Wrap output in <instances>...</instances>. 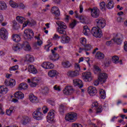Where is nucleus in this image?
I'll list each match as a JSON object with an SVG mask.
<instances>
[{"label": "nucleus", "mask_w": 127, "mask_h": 127, "mask_svg": "<svg viewBox=\"0 0 127 127\" xmlns=\"http://www.w3.org/2000/svg\"><path fill=\"white\" fill-rule=\"evenodd\" d=\"M100 7L101 9L105 10L106 9V3L105 2H102L100 3Z\"/></svg>", "instance_id": "49530a36"}, {"label": "nucleus", "mask_w": 127, "mask_h": 127, "mask_svg": "<svg viewBox=\"0 0 127 127\" xmlns=\"http://www.w3.org/2000/svg\"><path fill=\"white\" fill-rule=\"evenodd\" d=\"M21 122L22 124L25 126V125H27V124H28V123L30 122V119H29V117L27 116H23Z\"/></svg>", "instance_id": "c756f323"}, {"label": "nucleus", "mask_w": 127, "mask_h": 127, "mask_svg": "<svg viewBox=\"0 0 127 127\" xmlns=\"http://www.w3.org/2000/svg\"><path fill=\"white\" fill-rule=\"evenodd\" d=\"M124 50L127 52V42H124Z\"/></svg>", "instance_id": "774afa93"}, {"label": "nucleus", "mask_w": 127, "mask_h": 127, "mask_svg": "<svg viewBox=\"0 0 127 127\" xmlns=\"http://www.w3.org/2000/svg\"><path fill=\"white\" fill-rule=\"evenodd\" d=\"M112 62L115 64H118V63H120V65L123 64V61L122 60L120 61L119 57L117 56H114L112 57Z\"/></svg>", "instance_id": "bb28decb"}, {"label": "nucleus", "mask_w": 127, "mask_h": 127, "mask_svg": "<svg viewBox=\"0 0 127 127\" xmlns=\"http://www.w3.org/2000/svg\"><path fill=\"white\" fill-rule=\"evenodd\" d=\"M96 22L97 27L98 28H104L106 26V20L104 18H98L95 20Z\"/></svg>", "instance_id": "423d86ee"}, {"label": "nucleus", "mask_w": 127, "mask_h": 127, "mask_svg": "<svg viewBox=\"0 0 127 127\" xmlns=\"http://www.w3.org/2000/svg\"><path fill=\"white\" fill-rule=\"evenodd\" d=\"M19 5L20 8H22V9H24V8L25 7V5H24L23 3H20Z\"/></svg>", "instance_id": "338daca9"}, {"label": "nucleus", "mask_w": 127, "mask_h": 127, "mask_svg": "<svg viewBox=\"0 0 127 127\" xmlns=\"http://www.w3.org/2000/svg\"><path fill=\"white\" fill-rule=\"evenodd\" d=\"M89 11L91 12V15L94 18H98L100 15V10L97 7H94L93 8H89Z\"/></svg>", "instance_id": "6e6552de"}, {"label": "nucleus", "mask_w": 127, "mask_h": 127, "mask_svg": "<svg viewBox=\"0 0 127 127\" xmlns=\"http://www.w3.org/2000/svg\"><path fill=\"white\" fill-rule=\"evenodd\" d=\"M75 91V89L72 86H66L63 90L64 95H69L73 94Z\"/></svg>", "instance_id": "9b49d317"}, {"label": "nucleus", "mask_w": 127, "mask_h": 127, "mask_svg": "<svg viewBox=\"0 0 127 127\" xmlns=\"http://www.w3.org/2000/svg\"><path fill=\"white\" fill-rule=\"evenodd\" d=\"M29 23V21L27 20V21L24 22V23L23 24V27H26L27 26V24Z\"/></svg>", "instance_id": "69168bd1"}, {"label": "nucleus", "mask_w": 127, "mask_h": 127, "mask_svg": "<svg viewBox=\"0 0 127 127\" xmlns=\"http://www.w3.org/2000/svg\"><path fill=\"white\" fill-rule=\"evenodd\" d=\"M91 33L94 36V37L99 38L102 37L103 33L102 31L99 28L97 27H93L91 29Z\"/></svg>", "instance_id": "20e7f679"}, {"label": "nucleus", "mask_w": 127, "mask_h": 127, "mask_svg": "<svg viewBox=\"0 0 127 127\" xmlns=\"http://www.w3.org/2000/svg\"><path fill=\"white\" fill-rule=\"evenodd\" d=\"M62 65L64 68H70L72 64L70 63V62L68 61H65L62 63Z\"/></svg>", "instance_id": "72a5a7b5"}, {"label": "nucleus", "mask_w": 127, "mask_h": 127, "mask_svg": "<svg viewBox=\"0 0 127 127\" xmlns=\"http://www.w3.org/2000/svg\"><path fill=\"white\" fill-rule=\"evenodd\" d=\"M75 69H76L75 71H78L79 72L80 71L81 68H80V64H75L74 65Z\"/></svg>", "instance_id": "4d7b16f0"}, {"label": "nucleus", "mask_w": 127, "mask_h": 127, "mask_svg": "<svg viewBox=\"0 0 127 127\" xmlns=\"http://www.w3.org/2000/svg\"><path fill=\"white\" fill-rule=\"evenodd\" d=\"M12 49L14 51H17L19 50V49H20V47H19V46L18 45H15L13 46Z\"/></svg>", "instance_id": "5fc2aeb1"}, {"label": "nucleus", "mask_w": 127, "mask_h": 127, "mask_svg": "<svg viewBox=\"0 0 127 127\" xmlns=\"http://www.w3.org/2000/svg\"><path fill=\"white\" fill-rule=\"evenodd\" d=\"M76 24H77V21H76V20H74L69 24V27L72 29L74 28V27L76 26Z\"/></svg>", "instance_id": "09e8293b"}, {"label": "nucleus", "mask_w": 127, "mask_h": 127, "mask_svg": "<svg viewBox=\"0 0 127 127\" xmlns=\"http://www.w3.org/2000/svg\"><path fill=\"white\" fill-rule=\"evenodd\" d=\"M9 4L13 8H17V7H18V4L12 0H10L9 1Z\"/></svg>", "instance_id": "58836bf2"}, {"label": "nucleus", "mask_w": 127, "mask_h": 127, "mask_svg": "<svg viewBox=\"0 0 127 127\" xmlns=\"http://www.w3.org/2000/svg\"><path fill=\"white\" fill-rule=\"evenodd\" d=\"M28 88V85L26 83H22L19 85L18 89L19 90H26Z\"/></svg>", "instance_id": "c9c22d12"}, {"label": "nucleus", "mask_w": 127, "mask_h": 127, "mask_svg": "<svg viewBox=\"0 0 127 127\" xmlns=\"http://www.w3.org/2000/svg\"><path fill=\"white\" fill-rule=\"evenodd\" d=\"M52 46V43H50V44H47L45 46V49L46 50V51H49L50 47Z\"/></svg>", "instance_id": "6e6d98bb"}, {"label": "nucleus", "mask_w": 127, "mask_h": 127, "mask_svg": "<svg viewBox=\"0 0 127 127\" xmlns=\"http://www.w3.org/2000/svg\"><path fill=\"white\" fill-rule=\"evenodd\" d=\"M88 93L90 96L93 97L97 94V89L93 86H90L88 87Z\"/></svg>", "instance_id": "6ab92c4d"}, {"label": "nucleus", "mask_w": 127, "mask_h": 127, "mask_svg": "<svg viewBox=\"0 0 127 127\" xmlns=\"http://www.w3.org/2000/svg\"><path fill=\"white\" fill-rule=\"evenodd\" d=\"M8 33L7 30L4 28H2L0 30V36L2 39H6Z\"/></svg>", "instance_id": "4468645a"}, {"label": "nucleus", "mask_w": 127, "mask_h": 127, "mask_svg": "<svg viewBox=\"0 0 127 127\" xmlns=\"http://www.w3.org/2000/svg\"><path fill=\"white\" fill-rule=\"evenodd\" d=\"M99 94L101 99H106V92L103 89L99 90Z\"/></svg>", "instance_id": "37998d69"}, {"label": "nucleus", "mask_w": 127, "mask_h": 127, "mask_svg": "<svg viewBox=\"0 0 127 127\" xmlns=\"http://www.w3.org/2000/svg\"><path fill=\"white\" fill-rule=\"evenodd\" d=\"M12 40L15 42H19L20 41V36L18 35L14 34L12 36Z\"/></svg>", "instance_id": "e433bc0d"}, {"label": "nucleus", "mask_w": 127, "mask_h": 127, "mask_svg": "<svg viewBox=\"0 0 127 127\" xmlns=\"http://www.w3.org/2000/svg\"><path fill=\"white\" fill-rule=\"evenodd\" d=\"M6 114L7 115V116H10V115H11L12 113V110H7L6 112Z\"/></svg>", "instance_id": "0e129e2a"}, {"label": "nucleus", "mask_w": 127, "mask_h": 127, "mask_svg": "<svg viewBox=\"0 0 127 127\" xmlns=\"http://www.w3.org/2000/svg\"><path fill=\"white\" fill-rule=\"evenodd\" d=\"M72 127H83V126L82 125L79 124V123H73L71 125Z\"/></svg>", "instance_id": "13d9d810"}, {"label": "nucleus", "mask_w": 127, "mask_h": 127, "mask_svg": "<svg viewBox=\"0 0 127 127\" xmlns=\"http://www.w3.org/2000/svg\"><path fill=\"white\" fill-rule=\"evenodd\" d=\"M27 81L31 87H34L38 85V83L40 81V78L37 77H32L31 79H28Z\"/></svg>", "instance_id": "7ed1b4c3"}, {"label": "nucleus", "mask_w": 127, "mask_h": 127, "mask_svg": "<svg viewBox=\"0 0 127 127\" xmlns=\"http://www.w3.org/2000/svg\"><path fill=\"white\" fill-rule=\"evenodd\" d=\"M28 71L32 74H37V69L35 68L34 65L30 64L28 66Z\"/></svg>", "instance_id": "4be33fe9"}, {"label": "nucleus", "mask_w": 127, "mask_h": 127, "mask_svg": "<svg viewBox=\"0 0 127 127\" xmlns=\"http://www.w3.org/2000/svg\"><path fill=\"white\" fill-rule=\"evenodd\" d=\"M85 47V48H79V50L78 51L79 53H82L83 51H89L91 50V48H92V46H91V45H88Z\"/></svg>", "instance_id": "2f4dec72"}, {"label": "nucleus", "mask_w": 127, "mask_h": 127, "mask_svg": "<svg viewBox=\"0 0 127 127\" xmlns=\"http://www.w3.org/2000/svg\"><path fill=\"white\" fill-rule=\"evenodd\" d=\"M73 86H74L75 87L77 86V87H79V88H80L83 87V82H82V80L79 79H74L73 80Z\"/></svg>", "instance_id": "aec40b11"}, {"label": "nucleus", "mask_w": 127, "mask_h": 127, "mask_svg": "<svg viewBox=\"0 0 127 127\" xmlns=\"http://www.w3.org/2000/svg\"><path fill=\"white\" fill-rule=\"evenodd\" d=\"M53 39H54V40H57V39H60V38H61V36H59L58 34H55L54 35V37H53Z\"/></svg>", "instance_id": "052dcab7"}, {"label": "nucleus", "mask_w": 127, "mask_h": 127, "mask_svg": "<svg viewBox=\"0 0 127 127\" xmlns=\"http://www.w3.org/2000/svg\"><path fill=\"white\" fill-rule=\"evenodd\" d=\"M94 72L95 74H99L101 73V69L97 65L94 66Z\"/></svg>", "instance_id": "a18cd8bd"}, {"label": "nucleus", "mask_w": 127, "mask_h": 127, "mask_svg": "<svg viewBox=\"0 0 127 127\" xmlns=\"http://www.w3.org/2000/svg\"><path fill=\"white\" fill-rule=\"evenodd\" d=\"M14 97L18 100H21L24 98V94L21 91H17L14 93Z\"/></svg>", "instance_id": "5701e85b"}, {"label": "nucleus", "mask_w": 127, "mask_h": 127, "mask_svg": "<svg viewBox=\"0 0 127 127\" xmlns=\"http://www.w3.org/2000/svg\"><path fill=\"white\" fill-rule=\"evenodd\" d=\"M96 114H101L103 112V107L101 106H100L99 107L96 108Z\"/></svg>", "instance_id": "de8ad7c7"}, {"label": "nucleus", "mask_w": 127, "mask_h": 127, "mask_svg": "<svg viewBox=\"0 0 127 127\" xmlns=\"http://www.w3.org/2000/svg\"><path fill=\"white\" fill-rule=\"evenodd\" d=\"M0 115H4V112H3V111L2 110V105L0 104Z\"/></svg>", "instance_id": "e2e57ef3"}, {"label": "nucleus", "mask_w": 127, "mask_h": 127, "mask_svg": "<svg viewBox=\"0 0 127 127\" xmlns=\"http://www.w3.org/2000/svg\"><path fill=\"white\" fill-rule=\"evenodd\" d=\"M29 99L31 103H34V104L38 103V99L33 94H30Z\"/></svg>", "instance_id": "c85d7f7f"}, {"label": "nucleus", "mask_w": 127, "mask_h": 127, "mask_svg": "<svg viewBox=\"0 0 127 127\" xmlns=\"http://www.w3.org/2000/svg\"><path fill=\"white\" fill-rule=\"evenodd\" d=\"M70 40L71 38L68 36H63L61 37V42L64 44H65V43H69Z\"/></svg>", "instance_id": "393cba45"}, {"label": "nucleus", "mask_w": 127, "mask_h": 127, "mask_svg": "<svg viewBox=\"0 0 127 127\" xmlns=\"http://www.w3.org/2000/svg\"><path fill=\"white\" fill-rule=\"evenodd\" d=\"M113 41L115 43H116V44H118V45H120V44H122L123 43V40L120 38H114L113 39Z\"/></svg>", "instance_id": "c03bdc74"}, {"label": "nucleus", "mask_w": 127, "mask_h": 127, "mask_svg": "<svg viewBox=\"0 0 127 127\" xmlns=\"http://www.w3.org/2000/svg\"><path fill=\"white\" fill-rule=\"evenodd\" d=\"M51 13L52 14L55 15V19H57V20H59V17L60 16V10L59 9V8L57 6H53L51 9Z\"/></svg>", "instance_id": "1a4fd4ad"}, {"label": "nucleus", "mask_w": 127, "mask_h": 127, "mask_svg": "<svg viewBox=\"0 0 127 127\" xmlns=\"http://www.w3.org/2000/svg\"><path fill=\"white\" fill-rule=\"evenodd\" d=\"M80 42L82 45H83L84 47H86V46H88L89 45L87 44V40L86 38H81L80 39Z\"/></svg>", "instance_id": "79ce46f5"}, {"label": "nucleus", "mask_w": 127, "mask_h": 127, "mask_svg": "<svg viewBox=\"0 0 127 127\" xmlns=\"http://www.w3.org/2000/svg\"><path fill=\"white\" fill-rule=\"evenodd\" d=\"M54 117H55V114H54V111H50L47 116V122L50 124H51L54 121Z\"/></svg>", "instance_id": "ddd939ff"}, {"label": "nucleus", "mask_w": 127, "mask_h": 127, "mask_svg": "<svg viewBox=\"0 0 127 127\" xmlns=\"http://www.w3.org/2000/svg\"><path fill=\"white\" fill-rule=\"evenodd\" d=\"M42 93L44 95H47L49 93V89L47 87H45L42 90Z\"/></svg>", "instance_id": "603ef678"}, {"label": "nucleus", "mask_w": 127, "mask_h": 127, "mask_svg": "<svg viewBox=\"0 0 127 127\" xmlns=\"http://www.w3.org/2000/svg\"><path fill=\"white\" fill-rule=\"evenodd\" d=\"M8 92V89L7 87H4L2 86H0V93L1 94H3L4 95L7 93Z\"/></svg>", "instance_id": "f704fd0d"}, {"label": "nucleus", "mask_w": 127, "mask_h": 127, "mask_svg": "<svg viewBox=\"0 0 127 127\" xmlns=\"http://www.w3.org/2000/svg\"><path fill=\"white\" fill-rule=\"evenodd\" d=\"M66 110H67V106L66 105V104H61L60 105L59 111L61 115H63L64 114V111Z\"/></svg>", "instance_id": "cd10ccee"}, {"label": "nucleus", "mask_w": 127, "mask_h": 127, "mask_svg": "<svg viewBox=\"0 0 127 127\" xmlns=\"http://www.w3.org/2000/svg\"><path fill=\"white\" fill-rule=\"evenodd\" d=\"M16 19L19 23H23V22H25V18L22 16H17Z\"/></svg>", "instance_id": "a19ab883"}, {"label": "nucleus", "mask_w": 127, "mask_h": 127, "mask_svg": "<svg viewBox=\"0 0 127 127\" xmlns=\"http://www.w3.org/2000/svg\"><path fill=\"white\" fill-rule=\"evenodd\" d=\"M92 106L93 108H98V106H99V103H98V102H94L92 103Z\"/></svg>", "instance_id": "680f3d73"}, {"label": "nucleus", "mask_w": 127, "mask_h": 127, "mask_svg": "<svg viewBox=\"0 0 127 127\" xmlns=\"http://www.w3.org/2000/svg\"><path fill=\"white\" fill-rule=\"evenodd\" d=\"M23 47H24V50H25V51H30L31 50V47L27 42L23 44Z\"/></svg>", "instance_id": "473e14b6"}, {"label": "nucleus", "mask_w": 127, "mask_h": 127, "mask_svg": "<svg viewBox=\"0 0 127 127\" xmlns=\"http://www.w3.org/2000/svg\"><path fill=\"white\" fill-rule=\"evenodd\" d=\"M41 66L45 69H53L54 68V64L49 62H44Z\"/></svg>", "instance_id": "dca6fc26"}, {"label": "nucleus", "mask_w": 127, "mask_h": 127, "mask_svg": "<svg viewBox=\"0 0 127 127\" xmlns=\"http://www.w3.org/2000/svg\"><path fill=\"white\" fill-rule=\"evenodd\" d=\"M80 72L76 70H69L67 72V76L69 78H74L79 76Z\"/></svg>", "instance_id": "2eb2a0df"}, {"label": "nucleus", "mask_w": 127, "mask_h": 127, "mask_svg": "<svg viewBox=\"0 0 127 127\" xmlns=\"http://www.w3.org/2000/svg\"><path fill=\"white\" fill-rule=\"evenodd\" d=\"M106 6L109 9L113 8V7H114V0H108V3L107 4Z\"/></svg>", "instance_id": "ea45409f"}, {"label": "nucleus", "mask_w": 127, "mask_h": 127, "mask_svg": "<svg viewBox=\"0 0 127 127\" xmlns=\"http://www.w3.org/2000/svg\"><path fill=\"white\" fill-rule=\"evenodd\" d=\"M108 74L106 73H101L98 75V79L101 84H104L107 82Z\"/></svg>", "instance_id": "f8f14e48"}, {"label": "nucleus", "mask_w": 127, "mask_h": 127, "mask_svg": "<svg viewBox=\"0 0 127 127\" xmlns=\"http://www.w3.org/2000/svg\"><path fill=\"white\" fill-rule=\"evenodd\" d=\"M24 37L25 39H31L34 37L33 31L30 29H27L24 31Z\"/></svg>", "instance_id": "0eeeda50"}, {"label": "nucleus", "mask_w": 127, "mask_h": 127, "mask_svg": "<svg viewBox=\"0 0 127 127\" xmlns=\"http://www.w3.org/2000/svg\"><path fill=\"white\" fill-rule=\"evenodd\" d=\"M90 31V29H89V27H88V26H84L83 27V33L84 34V35H89Z\"/></svg>", "instance_id": "4c0bfd02"}, {"label": "nucleus", "mask_w": 127, "mask_h": 127, "mask_svg": "<svg viewBox=\"0 0 127 127\" xmlns=\"http://www.w3.org/2000/svg\"><path fill=\"white\" fill-rule=\"evenodd\" d=\"M78 19L81 20V22H85L86 21V19H87V17L85 16L80 15L79 16Z\"/></svg>", "instance_id": "8fccbe9b"}, {"label": "nucleus", "mask_w": 127, "mask_h": 127, "mask_svg": "<svg viewBox=\"0 0 127 127\" xmlns=\"http://www.w3.org/2000/svg\"><path fill=\"white\" fill-rule=\"evenodd\" d=\"M104 58H105V55L103 53L100 51L96 53L95 55L96 59H98V60H103Z\"/></svg>", "instance_id": "a878e982"}, {"label": "nucleus", "mask_w": 127, "mask_h": 127, "mask_svg": "<svg viewBox=\"0 0 127 127\" xmlns=\"http://www.w3.org/2000/svg\"><path fill=\"white\" fill-rule=\"evenodd\" d=\"M51 52L53 54V56H50L49 59L53 62H55V61L59 60V55L56 54V53H55L53 50H51Z\"/></svg>", "instance_id": "f3484780"}, {"label": "nucleus", "mask_w": 127, "mask_h": 127, "mask_svg": "<svg viewBox=\"0 0 127 127\" xmlns=\"http://www.w3.org/2000/svg\"><path fill=\"white\" fill-rule=\"evenodd\" d=\"M82 78L85 82H91L93 79L92 73L90 72H85L82 73Z\"/></svg>", "instance_id": "9d476101"}, {"label": "nucleus", "mask_w": 127, "mask_h": 127, "mask_svg": "<svg viewBox=\"0 0 127 127\" xmlns=\"http://www.w3.org/2000/svg\"><path fill=\"white\" fill-rule=\"evenodd\" d=\"M41 108H38L36 110L33 112V117L35 120L40 121L43 119V114L41 112Z\"/></svg>", "instance_id": "39448f33"}, {"label": "nucleus", "mask_w": 127, "mask_h": 127, "mask_svg": "<svg viewBox=\"0 0 127 127\" xmlns=\"http://www.w3.org/2000/svg\"><path fill=\"white\" fill-rule=\"evenodd\" d=\"M24 60L25 61H27V62H34V58L33 57V56L27 54L24 57Z\"/></svg>", "instance_id": "b1692460"}, {"label": "nucleus", "mask_w": 127, "mask_h": 127, "mask_svg": "<svg viewBox=\"0 0 127 127\" xmlns=\"http://www.w3.org/2000/svg\"><path fill=\"white\" fill-rule=\"evenodd\" d=\"M7 8V5L4 1H0V10H5Z\"/></svg>", "instance_id": "7c9ffc66"}, {"label": "nucleus", "mask_w": 127, "mask_h": 127, "mask_svg": "<svg viewBox=\"0 0 127 127\" xmlns=\"http://www.w3.org/2000/svg\"><path fill=\"white\" fill-rule=\"evenodd\" d=\"M18 69V65H16L15 66H11L9 68L10 71H16Z\"/></svg>", "instance_id": "864d4df0"}, {"label": "nucleus", "mask_w": 127, "mask_h": 127, "mask_svg": "<svg viewBox=\"0 0 127 127\" xmlns=\"http://www.w3.org/2000/svg\"><path fill=\"white\" fill-rule=\"evenodd\" d=\"M77 119H78V115L77 113L74 112L67 113L65 117V120L70 123H74Z\"/></svg>", "instance_id": "f03ea898"}, {"label": "nucleus", "mask_w": 127, "mask_h": 127, "mask_svg": "<svg viewBox=\"0 0 127 127\" xmlns=\"http://www.w3.org/2000/svg\"><path fill=\"white\" fill-rule=\"evenodd\" d=\"M49 110V109H48V108L46 106H44L42 108V110L43 111V114H47Z\"/></svg>", "instance_id": "3c124183"}, {"label": "nucleus", "mask_w": 127, "mask_h": 127, "mask_svg": "<svg viewBox=\"0 0 127 127\" xmlns=\"http://www.w3.org/2000/svg\"><path fill=\"white\" fill-rule=\"evenodd\" d=\"M59 74V72H58L57 70L54 69H52L48 72V75L50 78H54V77H56Z\"/></svg>", "instance_id": "412c9836"}, {"label": "nucleus", "mask_w": 127, "mask_h": 127, "mask_svg": "<svg viewBox=\"0 0 127 127\" xmlns=\"http://www.w3.org/2000/svg\"><path fill=\"white\" fill-rule=\"evenodd\" d=\"M4 84L5 86H9V87L12 88V87H14V86H15V80L13 79H10L9 80L6 79L4 81Z\"/></svg>", "instance_id": "a211bd4d"}, {"label": "nucleus", "mask_w": 127, "mask_h": 127, "mask_svg": "<svg viewBox=\"0 0 127 127\" xmlns=\"http://www.w3.org/2000/svg\"><path fill=\"white\" fill-rule=\"evenodd\" d=\"M57 24L58 25L57 31L60 33V34H62L63 35H66L67 33L65 29H67V25L63 21H58L56 22Z\"/></svg>", "instance_id": "f257e3e1"}, {"label": "nucleus", "mask_w": 127, "mask_h": 127, "mask_svg": "<svg viewBox=\"0 0 127 127\" xmlns=\"http://www.w3.org/2000/svg\"><path fill=\"white\" fill-rule=\"evenodd\" d=\"M54 89L55 91H61V87H60V86L56 85L54 86Z\"/></svg>", "instance_id": "bf43d9fd"}]
</instances>
